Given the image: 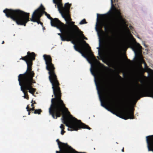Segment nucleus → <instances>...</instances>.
<instances>
[{
	"label": "nucleus",
	"mask_w": 153,
	"mask_h": 153,
	"mask_svg": "<svg viewBox=\"0 0 153 153\" xmlns=\"http://www.w3.org/2000/svg\"><path fill=\"white\" fill-rule=\"evenodd\" d=\"M41 111L40 109L35 110L34 111V113L35 114H40Z\"/></svg>",
	"instance_id": "obj_10"
},
{
	"label": "nucleus",
	"mask_w": 153,
	"mask_h": 153,
	"mask_svg": "<svg viewBox=\"0 0 153 153\" xmlns=\"http://www.w3.org/2000/svg\"><path fill=\"white\" fill-rule=\"evenodd\" d=\"M141 83H143L142 81H141Z\"/></svg>",
	"instance_id": "obj_19"
},
{
	"label": "nucleus",
	"mask_w": 153,
	"mask_h": 153,
	"mask_svg": "<svg viewBox=\"0 0 153 153\" xmlns=\"http://www.w3.org/2000/svg\"><path fill=\"white\" fill-rule=\"evenodd\" d=\"M33 103H32V104H31V106L33 107Z\"/></svg>",
	"instance_id": "obj_17"
},
{
	"label": "nucleus",
	"mask_w": 153,
	"mask_h": 153,
	"mask_svg": "<svg viewBox=\"0 0 153 153\" xmlns=\"http://www.w3.org/2000/svg\"><path fill=\"white\" fill-rule=\"evenodd\" d=\"M143 44L144 45V46H146L145 44L144 43H143Z\"/></svg>",
	"instance_id": "obj_15"
},
{
	"label": "nucleus",
	"mask_w": 153,
	"mask_h": 153,
	"mask_svg": "<svg viewBox=\"0 0 153 153\" xmlns=\"http://www.w3.org/2000/svg\"><path fill=\"white\" fill-rule=\"evenodd\" d=\"M86 23H87V22L85 21V19H82L79 23V24L81 25Z\"/></svg>",
	"instance_id": "obj_9"
},
{
	"label": "nucleus",
	"mask_w": 153,
	"mask_h": 153,
	"mask_svg": "<svg viewBox=\"0 0 153 153\" xmlns=\"http://www.w3.org/2000/svg\"><path fill=\"white\" fill-rule=\"evenodd\" d=\"M46 65V69L48 71L49 78L52 84V88L55 98L51 100V104L49 109V114L54 119H56L62 114V122L68 127V130L77 131L81 128L89 130L90 128L82 123L80 120L71 115L65 106L62 101L60 99L61 93L59 87V84L54 72V68L51 63V59L49 56H43Z\"/></svg>",
	"instance_id": "obj_2"
},
{
	"label": "nucleus",
	"mask_w": 153,
	"mask_h": 153,
	"mask_svg": "<svg viewBox=\"0 0 153 153\" xmlns=\"http://www.w3.org/2000/svg\"><path fill=\"white\" fill-rule=\"evenodd\" d=\"M133 108L129 111L123 110L120 111V113L122 115V118L126 120L128 119H133Z\"/></svg>",
	"instance_id": "obj_6"
},
{
	"label": "nucleus",
	"mask_w": 153,
	"mask_h": 153,
	"mask_svg": "<svg viewBox=\"0 0 153 153\" xmlns=\"http://www.w3.org/2000/svg\"><path fill=\"white\" fill-rule=\"evenodd\" d=\"M145 92H147L148 96L153 98V74H152L151 82L149 84L140 85L137 83V87L133 93V97L138 100L141 97L142 93Z\"/></svg>",
	"instance_id": "obj_5"
},
{
	"label": "nucleus",
	"mask_w": 153,
	"mask_h": 153,
	"mask_svg": "<svg viewBox=\"0 0 153 153\" xmlns=\"http://www.w3.org/2000/svg\"><path fill=\"white\" fill-rule=\"evenodd\" d=\"M7 17H10L16 22L18 25H26L29 21V13L19 10H12L6 9L3 10Z\"/></svg>",
	"instance_id": "obj_4"
},
{
	"label": "nucleus",
	"mask_w": 153,
	"mask_h": 153,
	"mask_svg": "<svg viewBox=\"0 0 153 153\" xmlns=\"http://www.w3.org/2000/svg\"><path fill=\"white\" fill-rule=\"evenodd\" d=\"M122 152H124V148L123 147V148L122 149Z\"/></svg>",
	"instance_id": "obj_14"
},
{
	"label": "nucleus",
	"mask_w": 153,
	"mask_h": 153,
	"mask_svg": "<svg viewBox=\"0 0 153 153\" xmlns=\"http://www.w3.org/2000/svg\"><path fill=\"white\" fill-rule=\"evenodd\" d=\"M35 54L33 52H27V55L20 59L25 61L27 65V68L26 72L23 74H20L18 76V81L19 85L20 86L21 90L24 93V98L28 99V91L33 95L35 92V89L32 88V85L35 82L33 80L34 73L31 71L32 61L35 59Z\"/></svg>",
	"instance_id": "obj_3"
},
{
	"label": "nucleus",
	"mask_w": 153,
	"mask_h": 153,
	"mask_svg": "<svg viewBox=\"0 0 153 153\" xmlns=\"http://www.w3.org/2000/svg\"><path fill=\"white\" fill-rule=\"evenodd\" d=\"M4 43V41H3L2 42V44H3V43Z\"/></svg>",
	"instance_id": "obj_16"
},
{
	"label": "nucleus",
	"mask_w": 153,
	"mask_h": 153,
	"mask_svg": "<svg viewBox=\"0 0 153 153\" xmlns=\"http://www.w3.org/2000/svg\"><path fill=\"white\" fill-rule=\"evenodd\" d=\"M28 108H29V107H28V106L27 105L26 107V109H27V111H29V110H28Z\"/></svg>",
	"instance_id": "obj_12"
},
{
	"label": "nucleus",
	"mask_w": 153,
	"mask_h": 153,
	"mask_svg": "<svg viewBox=\"0 0 153 153\" xmlns=\"http://www.w3.org/2000/svg\"><path fill=\"white\" fill-rule=\"evenodd\" d=\"M28 114L29 115V114H30V112H28Z\"/></svg>",
	"instance_id": "obj_18"
},
{
	"label": "nucleus",
	"mask_w": 153,
	"mask_h": 153,
	"mask_svg": "<svg viewBox=\"0 0 153 153\" xmlns=\"http://www.w3.org/2000/svg\"><path fill=\"white\" fill-rule=\"evenodd\" d=\"M53 1L55 4V7L57 6L59 13L66 21V25L62 23L57 18L53 19L49 14L44 11L45 8L42 5L33 13L31 21L42 25V23L39 22V19L42 15L45 13L47 18L51 19V25L56 27L62 33H59L58 34L60 36L62 41H69L72 40L71 42L74 45V47L75 50L81 53L91 64L90 70L94 77V81L99 97L103 98L102 88L100 81L99 71L96 64L94 63L97 61V60L92 53L90 47L88 44L85 41H82V42L85 49H81L80 45L79 38L74 36L73 34V31L80 32L81 38L87 39V38L82 34V32L79 30L76 25H74V22L71 21L72 19L69 14L71 4L67 3L65 4L64 7H63L62 3V0H53Z\"/></svg>",
	"instance_id": "obj_1"
},
{
	"label": "nucleus",
	"mask_w": 153,
	"mask_h": 153,
	"mask_svg": "<svg viewBox=\"0 0 153 153\" xmlns=\"http://www.w3.org/2000/svg\"><path fill=\"white\" fill-rule=\"evenodd\" d=\"M148 151H152L153 147V135L146 137Z\"/></svg>",
	"instance_id": "obj_7"
},
{
	"label": "nucleus",
	"mask_w": 153,
	"mask_h": 153,
	"mask_svg": "<svg viewBox=\"0 0 153 153\" xmlns=\"http://www.w3.org/2000/svg\"><path fill=\"white\" fill-rule=\"evenodd\" d=\"M122 100L123 101H124L125 100V98L124 97H123L122 98Z\"/></svg>",
	"instance_id": "obj_11"
},
{
	"label": "nucleus",
	"mask_w": 153,
	"mask_h": 153,
	"mask_svg": "<svg viewBox=\"0 0 153 153\" xmlns=\"http://www.w3.org/2000/svg\"><path fill=\"white\" fill-rule=\"evenodd\" d=\"M30 110H34V108L33 107L31 108L30 109Z\"/></svg>",
	"instance_id": "obj_13"
},
{
	"label": "nucleus",
	"mask_w": 153,
	"mask_h": 153,
	"mask_svg": "<svg viewBox=\"0 0 153 153\" xmlns=\"http://www.w3.org/2000/svg\"><path fill=\"white\" fill-rule=\"evenodd\" d=\"M60 128L61 130V134H63L65 132V131L63 130L64 129V126L63 124L61 125Z\"/></svg>",
	"instance_id": "obj_8"
}]
</instances>
